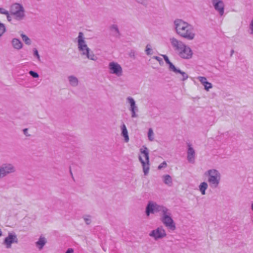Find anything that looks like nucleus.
I'll return each instance as SVG.
<instances>
[{
	"instance_id": "nucleus-35",
	"label": "nucleus",
	"mask_w": 253,
	"mask_h": 253,
	"mask_svg": "<svg viewBox=\"0 0 253 253\" xmlns=\"http://www.w3.org/2000/svg\"><path fill=\"white\" fill-rule=\"evenodd\" d=\"M153 58L156 59L157 61H158L159 63V64L162 65L163 64V61L162 58L159 56H155L153 57Z\"/></svg>"
},
{
	"instance_id": "nucleus-20",
	"label": "nucleus",
	"mask_w": 253,
	"mask_h": 253,
	"mask_svg": "<svg viewBox=\"0 0 253 253\" xmlns=\"http://www.w3.org/2000/svg\"><path fill=\"white\" fill-rule=\"evenodd\" d=\"M69 84L71 86L75 87L79 84V79L74 75H70L67 77Z\"/></svg>"
},
{
	"instance_id": "nucleus-31",
	"label": "nucleus",
	"mask_w": 253,
	"mask_h": 253,
	"mask_svg": "<svg viewBox=\"0 0 253 253\" xmlns=\"http://www.w3.org/2000/svg\"><path fill=\"white\" fill-rule=\"evenodd\" d=\"M145 51L147 55H150L153 54V50L150 44L146 45Z\"/></svg>"
},
{
	"instance_id": "nucleus-30",
	"label": "nucleus",
	"mask_w": 253,
	"mask_h": 253,
	"mask_svg": "<svg viewBox=\"0 0 253 253\" xmlns=\"http://www.w3.org/2000/svg\"><path fill=\"white\" fill-rule=\"evenodd\" d=\"M6 29L5 25L0 21V38L6 32Z\"/></svg>"
},
{
	"instance_id": "nucleus-22",
	"label": "nucleus",
	"mask_w": 253,
	"mask_h": 253,
	"mask_svg": "<svg viewBox=\"0 0 253 253\" xmlns=\"http://www.w3.org/2000/svg\"><path fill=\"white\" fill-rule=\"evenodd\" d=\"M175 74H179V76H178V78H180V80L182 81H185L188 78V75L185 72L181 71L180 69H177L175 67V70H173L172 71Z\"/></svg>"
},
{
	"instance_id": "nucleus-19",
	"label": "nucleus",
	"mask_w": 253,
	"mask_h": 253,
	"mask_svg": "<svg viewBox=\"0 0 253 253\" xmlns=\"http://www.w3.org/2000/svg\"><path fill=\"white\" fill-rule=\"evenodd\" d=\"M209 187L208 182L206 181H203L201 182L198 185V190L202 196L206 195V191Z\"/></svg>"
},
{
	"instance_id": "nucleus-34",
	"label": "nucleus",
	"mask_w": 253,
	"mask_h": 253,
	"mask_svg": "<svg viewBox=\"0 0 253 253\" xmlns=\"http://www.w3.org/2000/svg\"><path fill=\"white\" fill-rule=\"evenodd\" d=\"M34 55L37 57L38 60L39 61H41V57L40 54H39V52L36 48L33 49Z\"/></svg>"
},
{
	"instance_id": "nucleus-28",
	"label": "nucleus",
	"mask_w": 253,
	"mask_h": 253,
	"mask_svg": "<svg viewBox=\"0 0 253 253\" xmlns=\"http://www.w3.org/2000/svg\"><path fill=\"white\" fill-rule=\"evenodd\" d=\"M248 32L250 35L253 36V18L249 22Z\"/></svg>"
},
{
	"instance_id": "nucleus-18",
	"label": "nucleus",
	"mask_w": 253,
	"mask_h": 253,
	"mask_svg": "<svg viewBox=\"0 0 253 253\" xmlns=\"http://www.w3.org/2000/svg\"><path fill=\"white\" fill-rule=\"evenodd\" d=\"M120 128L121 130V135L123 137L124 142L126 143L128 142L129 141V137L126 125L124 123H122Z\"/></svg>"
},
{
	"instance_id": "nucleus-15",
	"label": "nucleus",
	"mask_w": 253,
	"mask_h": 253,
	"mask_svg": "<svg viewBox=\"0 0 253 253\" xmlns=\"http://www.w3.org/2000/svg\"><path fill=\"white\" fill-rule=\"evenodd\" d=\"M187 159L189 163L194 164L195 162L196 152L192 144H187Z\"/></svg>"
},
{
	"instance_id": "nucleus-33",
	"label": "nucleus",
	"mask_w": 253,
	"mask_h": 253,
	"mask_svg": "<svg viewBox=\"0 0 253 253\" xmlns=\"http://www.w3.org/2000/svg\"><path fill=\"white\" fill-rule=\"evenodd\" d=\"M168 166L167 163L166 161H164L163 163L160 164L158 167V170H161L166 168Z\"/></svg>"
},
{
	"instance_id": "nucleus-21",
	"label": "nucleus",
	"mask_w": 253,
	"mask_h": 253,
	"mask_svg": "<svg viewBox=\"0 0 253 253\" xmlns=\"http://www.w3.org/2000/svg\"><path fill=\"white\" fill-rule=\"evenodd\" d=\"M11 43L12 47L16 50H19L23 48V43L18 39H12Z\"/></svg>"
},
{
	"instance_id": "nucleus-1",
	"label": "nucleus",
	"mask_w": 253,
	"mask_h": 253,
	"mask_svg": "<svg viewBox=\"0 0 253 253\" xmlns=\"http://www.w3.org/2000/svg\"><path fill=\"white\" fill-rule=\"evenodd\" d=\"M156 213H159L161 221L168 229L171 231L176 229L171 210L163 205L158 204L152 201H149L145 209L146 216L149 217L151 214Z\"/></svg>"
},
{
	"instance_id": "nucleus-7",
	"label": "nucleus",
	"mask_w": 253,
	"mask_h": 253,
	"mask_svg": "<svg viewBox=\"0 0 253 253\" xmlns=\"http://www.w3.org/2000/svg\"><path fill=\"white\" fill-rule=\"evenodd\" d=\"M16 171L15 166L12 163H4L0 166V179Z\"/></svg>"
},
{
	"instance_id": "nucleus-36",
	"label": "nucleus",
	"mask_w": 253,
	"mask_h": 253,
	"mask_svg": "<svg viewBox=\"0 0 253 253\" xmlns=\"http://www.w3.org/2000/svg\"><path fill=\"white\" fill-rule=\"evenodd\" d=\"M29 74L35 78H37L39 77V74L33 71H30L29 72Z\"/></svg>"
},
{
	"instance_id": "nucleus-6",
	"label": "nucleus",
	"mask_w": 253,
	"mask_h": 253,
	"mask_svg": "<svg viewBox=\"0 0 253 253\" xmlns=\"http://www.w3.org/2000/svg\"><path fill=\"white\" fill-rule=\"evenodd\" d=\"M10 14L18 21L23 20L26 17L25 10L22 4L15 3L10 7Z\"/></svg>"
},
{
	"instance_id": "nucleus-32",
	"label": "nucleus",
	"mask_w": 253,
	"mask_h": 253,
	"mask_svg": "<svg viewBox=\"0 0 253 253\" xmlns=\"http://www.w3.org/2000/svg\"><path fill=\"white\" fill-rule=\"evenodd\" d=\"M135 2L141 5L146 6L148 4V0H134Z\"/></svg>"
},
{
	"instance_id": "nucleus-10",
	"label": "nucleus",
	"mask_w": 253,
	"mask_h": 253,
	"mask_svg": "<svg viewBox=\"0 0 253 253\" xmlns=\"http://www.w3.org/2000/svg\"><path fill=\"white\" fill-rule=\"evenodd\" d=\"M177 54L181 58L188 60L192 58L193 52L191 47L185 43Z\"/></svg>"
},
{
	"instance_id": "nucleus-9",
	"label": "nucleus",
	"mask_w": 253,
	"mask_h": 253,
	"mask_svg": "<svg viewBox=\"0 0 253 253\" xmlns=\"http://www.w3.org/2000/svg\"><path fill=\"white\" fill-rule=\"evenodd\" d=\"M108 70L110 74L120 77L123 75V69L121 65L117 62L112 61L108 64Z\"/></svg>"
},
{
	"instance_id": "nucleus-2",
	"label": "nucleus",
	"mask_w": 253,
	"mask_h": 253,
	"mask_svg": "<svg viewBox=\"0 0 253 253\" xmlns=\"http://www.w3.org/2000/svg\"><path fill=\"white\" fill-rule=\"evenodd\" d=\"M173 28L175 33L183 39L192 41L195 38L193 26L181 19H176L173 21Z\"/></svg>"
},
{
	"instance_id": "nucleus-27",
	"label": "nucleus",
	"mask_w": 253,
	"mask_h": 253,
	"mask_svg": "<svg viewBox=\"0 0 253 253\" xmlns=\"http://www.w3.org/2000/svg\"><path fill=\"white\" fill-rule=\"evenodd\" d=\"M20 36L22 38V40L26 44L28 45L31 44L32 41L30 40V39L28 37V36H27L23 33L21 34Z\"/></svg>"
},
{
	"instance_id": "nucleus-4",
	"label": "nucleus",
	"mask_w": 253,
	"mask_h": 253,
	"mask_svg": "<svg viewBox=\"0 0 253 253\" xmlns=\"http://www.w3.org/2000/svg\"><path fill=\"white\" fill-rule=\"evenodd\" d=\"M204 175L207 178L208 183L210 187L212 189H216L219 187L221 180V174L216 169H211L206 170Z\"/></svg>"
},
{
	"instance_id": "nucleus-39",
	"label": "nucleus",
	"mask_w": 253,
	"mask_h": 253,
	"mask_svg": "<svg viewBox=\"0 0 253 253\" xmlns=\"http://www.w3.org/2000/svg\"><path fill=\"white\" fill-rule=\"evenodd\" d=\"M65 253H74V250L72 248H69Z\"/></svg>"
},
{
	"instance_id": "nucleus-23",
	"label": "nucleus",
	"mask_w": 253,
	"mask_h": 253,
	"mask_svg": "<svg viewBox=\"0 0 253 253\" xmlns=\"http://www.w3.org/2000/svg\"><path fill=\"white\" fill-rule=\"evenodd\" d=\"M109 30L115 37L119 38L121 36V33L119 27L116 24H112L109 27Z\"/></svg>"
},
{
	"instance_id": "nucleus-14",
	"label": "nucleus",
	"mask_w": 253,
	"mask_h": 253,
	"mask_svg": "<svg viewBox=\"0 0 253 253\" xmlns=\"http://www.w3.org/2000/svg\"><path fill=\"white\" fill-rule=\"evenodd\" d=\"M18 242L17 236L15 234L9 233L8 235L5 238L4 244L5 245L7 249L11 247V245L13 243L17 244Z\"/></svg>"
},
{
	"instance_id": "nucleus-42",
	"label": "nucleus",
	"mask_w": 253,
	"mask_h": 253,
	"mask_svg": "<svg viewBox=\"0 0 253 253\" xmlns=\"http://www.w3.org/2000/svg\"><path fill=\"white\" fill-rule=\"evenodd\" d=\"M251 209L253 211V202L251 204Z\"/></svg>"
},
{
	"instance_id": "nucleus-12",
	"label": "nucleus",
	"mask_w": 253,
	"mask_h": 253,
	"mask_svg": "<svg viewBox=\"0 0 253 253\" xmlns=\"http://www.w3.org/2000/svg\"><path fill=\"white\" fill-rule=\"evenodd\" d=\"M211 3L219 16L222 17L225 12V5L223 0H211Z\"/></svg>"
},
{
	"instance_id": "nucleus-24",
	"label": "nucleus",
	"mask_w": 253,
	"mask_h": 253,
	"mask_svg": "<svg viewBox=\"0 0 253 253\" xmlns=\"http://www.w3.org/2000/svg\"><path fill=\"white\" fill-rule=\"evenodd\" d=\"M163 182L168 186H171L172 185V179L169 174H165L162 176Z\"/></svg>"
},
{
	"instance_id": "nucleus-3",
	"label": "nucleus",
	"mask_w": 253,
	"mask_h": 253,
	"mask_svg": "<svg viewBox=\"0 0 253 253\" xmlns=\"http://www.w3.org/2000/svg\"><path fill=\"white\" fill-rule=\"evenodd\" d=\"M76 41L77 43L78 49L82 56L93 61H96L98 60L97 56L88 47L83 32L79 33Z\"/></svg>"
},
{
	"instance_id": "nucleus-37",
	"label": "nucleus",
	"mask_w": 253,
	"mask_h": 253,
	"mask_svg": "<svg viewBox=\"0 0 253 253\" xmlns=\"http://www.w3.org/2000/svg\"><path fill=\"white\" fill-rule=\"evenodd\" d=\"M8 11L3 8H0V13L4 15L8 14Z\"/></svg>"
},
{
	"instance_id": "nucleus-13",
	"label": "nucleus",
	"mask_w": 253,
	"mask_h": 253,
	"mask_svg": "<svg viewBox=\"0 0 253 253\" xmlns=\"http://www.w3.org/2000/svg\"><path fill=\"white\" fill-rule=\"evenodd\" d=\"M169 42L172 48L177 53L178 51L185 45V43L174 36H171L169 38Z\"/></svg>"
},
{
	"instance_id": "nucleus-17",
	"label": "nucleus",
	"mask_w": 253,
	"mask_h": 253,
	"mask_svg": "<svg viewBox=\"0 0 253 253\" xmlns=\"http://www.w3.org/2000/svg\"><path fill=\"white\" fill-rule=\"evenodd\" d=\"M47 243V239L44 236L41 235L38 240L35 243V245L39 251H42Z\"/></svg>"
},
{
	"instance_id": "nucleus-38",
	"label": "nucleus",
	"mask_w": 253,
	"mask_h": 253,
	"mask_svg": "<svg viewBox=\"0 0 253 253\" xmlns=\"http://www.w3.org/2000/svg\"><path fill=\"white\" fill-rule=\"evenodd\" d=\"M6 16L7 20L8 21L10 22L12 20V17L10 16L9 12H8V14L5 15Z\"/></svg>"
},
{
	"instance_id": "nucleus-41",
	"label": "nucleus",
	"mask_w": 253,
	"mask_h": 253,
	"mask_svg": "<svg viewBox=\"0 0 253 253\" xmlns=\"http://www.w3.org/2000/svg\"><path fill=\"white\" fill-rule=\"evenodd\" d=\"M130 56L131 57H134L135 56V52L134 51H131L130 53Z\"/></svg>"
},
{
	"instance_id": "nucleus-40",
	"label": "nucleus",
	"mask_w": 253,
	"mask_h": 253,
	"mask_svg": "<svg viewBox=\"0 0 253 253\" xmlns=\"http://www.w3.org/2000/svg\"><path fill=\"white\" fill-rule=\"evenodd\" d=\"M28 129L27 128H25L23 130V132L24 133L25 135H26V136H29L30 135L28 134Z\"/></svg>"
},
{
	"instance_id": "nucleus-25",
	"label": "nucleus",
	"mask_w": 253,
	"mask_h": 253,
	"mask_svg": "<svg viewBox=\"0 0 253 253\" xmlns=\"http://www.w3.org/2000/svg\"><path fill=\"white\" fill-rule=\"evenodd\" d=\"M162 56L163 57L165 61L166 62L169 64V70L170 71H172L173 70H175V67L174 65L169 61L168 56L166 55H162Z\"/></svg>"
},
{
	"instance_id": "nucleus-43",
	"label": "nucleus",
	"mask_w": 253,
	"mask_h": 253,
	"mask_svg": "<svg viewBox=\"0 0 253 253\" xmlns=\"http://www.w3.org/2000/svg\"><path fill=\"white\" fill-rule=\"evenodd\" d=\"M234 50H231V55L234 53Z\"/></svg>"
},
{
	"instance_id": "nucleus-5",
	"label": "nucleus",
	"mask_w": 253,
	"mask_h": 253,
	"mask_svg": "<svg viewBox=\"0 0 253 253\" xmlns=\"http://www.w3.org/2000/svg\"><path fill=\"white\" fill-rule=\"evenodd\" d=\"M140 153L139 161L141 163L144 175H147L149 172L150 166L149 150L147 147L143 146L140 149Z\"/></svg>"
},
{
	"instance_id": "nucleus-16",
	"label": "nucleus",
	"mask_w": 253,
	"mask_h": 253,
	"mask_svg": "<svg viewBox=\"0 0 253 253\" xmlns=\"http://www.w3.org/2000/svg\"><path fill=\"white\" fill-rule=\"evenodd\" d=\"M197 79L203 85L204 88L206 91H209L213 87L212 84L208 81L206 77L198 76Z\"/></svg>"
},
{
	"instance_id": "nucleus-29",
	"label": "nucleus",
	"mask_w": 253,
	"mask_h": 253,
	"mask_svg": "<svg viewBox=\"0 0 253 253\" xmlns=\"http://www.w3.org/2000/svg\"><path fill=\"white\" fill-rule=\"evenodd\" d=\"M148 138L150 141H153L154 140V133L152 128H150L148 131Z\"/></svg>"
},
{
	"instance_id": "nucleus-26",
	"label": "nucleus",
	"mask_w": 253,
	"mask_h": 253,
	"mask_svg": "<svg viewBox=\"0 0 253 253\" xmlns=\"http://www.w3.org/2000/svg\"><path fill=\"white\" fill-rule=\"evenodd\" d=\"M82 218L86 225H88L92 223V216L90 215L85 214Z\"/></svg>"
},
{
	"instance_id": "nucleus-8",
	"label": "nucleus",
	"mask_w": 253,
	"mask_h": 253,
	"mask_svg": "<svg viewBox=\"0 0 253 253\" xmlns=\"http://www.w3.org/2000/svg\"><path fill=\"white\" fill-rule=\"evenodd\" d=\"M149 236L154 240L157 241L166 237L167 234L164 227L163 226H159L152 230L149 233Z\"/></svg>"
},
{
	"instance_id": "nucleus-11",
	"label": "nucleus",
	"mask_w": 253,
	"mask_h": 253,
	"mask_svg": "<svg viewBox=\"0 0 253 253\" xmlns=\"http://www.w3.org/2000/svg\"><path fill=\"white\" fill-rule=\"evenodd\" d=\"M126 103L128 105V110L131 113V117L132 118H137L138 115L137 112L138 111V107L134 98L131 96H128L126 98Z\"/></svg>"
}]
</instances>
